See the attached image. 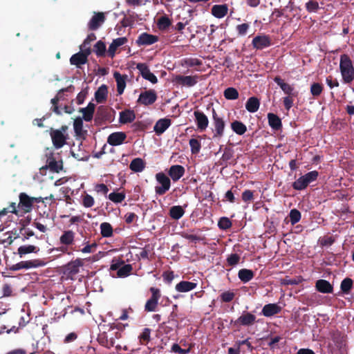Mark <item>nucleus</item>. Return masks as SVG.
Masks as SVG:
<instances>
[{
  "mask_svg": "<svg viewBox=\"0 0 354 354\" xmlns=\"http://www.w3.org/2000/svg\"><path fill=\"white\" fill-rule=\"evenodd\" d=\"M339 71L344 83L351 84L354 80V66L352 60L346 54L340 56Z\"/></svg>",
  "mask_w": 354,
  "mask_h": 354,
  "instance_id": "1",
  "label": "nucleus"
},
{
  "mask_svg": "<svg viewBox=\"0 0 354 354\" xmlns=\"http://www.w3.org/2000/svg\"><path fill=\"white\" fill-rule=\"evenodd\" d=\"M149 291L151 294V297L147 300L145 305V311L154 312L157 310L159 300L161 298V291L156 287H151Z\"/></svg>",
  "mask_w": 354,
  "mask_h": 354,
  "instance_id": "2",
  "label": "nucleus"
},
{
  "mask_svg": "<svg viewBox=\"0 0 354 354\" xmlns=\"http://www.w3.org/2000/svg\"><path fill=\"white\" fill-rule=\"evenodd\" d=\"M46 265V262L41 259H35L27 261H21L10 267V270L17 271L19 270H28L31 268H37L43 267Z\"/></svg>",
  "mask_w": 354,
  "mask_h": 354,
  "instance_id": "3",
  "label": "nucleus"
},
{
  "mask_svg": "<svg viewBox=\"0 0 354 354\" xmlns=\"http://www.w3.org/2000/svg\"><path fill=\"white\" fill-rule=\"evenodd\" d=\"M19 201L17 205V210H19V215L30 212L33 207L31 196H29L25 192H21L19 195Z\"/></svg>",
  "mask_w": 354,
  "mask_h": 354,
  "instance_id": "4",
  "label": "nucleus"
},
{
  "mask_svg": "<svg viewBox=\"0 0 354 354\" xmlns=\"http://www.w3.org/2000/svg\"><path fill=\"white\" fill-rule=\"evenodd\" d=\"M212 125L214 127L213 138H220L224 135L225 122L223 118L220 117L214 109L212 110Z\"/></svg>",
  "mask_w": 354,
  "mask_h": 354,
  "instance_id": "5",
  "label": "nucleus"
},
{
  "mask_svg": "<svg viewBox=\"0 0 354 354\" xmlns=\"http://www.w3.org/2000/svg\"><path fill=\"white\" fill-rule=\"evenodd\" d=\"M156 179L161 185L155 187L156 194L160 196L165 194L171 186L169 178L164 173L160 172L156 174Z\"/></svg>",
  "mask_w": 354,
  "mask_h": 354,
  "instance_id": "6",
  "label": "nucleus"
},
{
  "mask_svg": "<svg viewBox=\"0 0 354 354\" xmlns=\"http://www.w3.org/2000/svg\"><path fill=\"white\" fill-rule=\"evenodd\" d=\"M256 322V316L249 312H243L236 320L231 321L234 326H250Z\"/></svg>",
  "mask_w": 354,
  "mask_h": 354,
  "instance_id": "7",
  "label": "nucleus"
},
{
  "mask_svg": "<svg viewBox=\"0 0 354 354\" xmlns=\"http://www.w3.org/2000/svg\"><path fill=\"white\" fill-rule=\"evenodd\" d=\"M200 80V76L195 75H177L174 77L173 82L182 86L192 87L196 85Z\"/></svg>",
  "mask_w": 354,
  "mask_h": 354,
  "instance_id": "8",
  "label": "nucleus"
},
{
  "mask_svg": "<svg viewBox=\"0 0 354 354\" xmlns=\"http://www.w3.org/2000/svg\"><path fill=\"white\" fill-rule=\"evenodd\" d=\"M50 136L53 145L55 149H60L66 143L68 135L62 133V131L55 130L53 128L50 130Z\"/></svg>",
  "mask_w": 354,
  "mask_h": 354,
  "instance_id": "9",
  "label": "nucleus"
},
{
  "mask_svg": "<svg viewBox=\"0 0 354 354\" xmlns=\"http://www.w3.org/2000/svg\"><path fill=\"white\" fill-rule=\"evenodd\" d=\"M157 97L156 92L153 89H149L140 94L137 102L145 106H149L156 101Z\"/></svg>",
  "mask_w": 354,
  "mask_h": 354,
  "instance_id": "10",
  "label": "nucleus"
},
{
  "mask_svg": "<svg viewBox=\"0 0 354 354\" xmlns=\"http://www.w3.org/2000/svg\"><path fill=\"white\" fill-rule=\"evenodd\" d=\"M252 45L257 50H263L272 45L271 38L269 35L263 34L257 35L253 38Z\"/></svg>",
  "mask_w": 354,
  "mask_h": 354,
  "instance_id": "11",
  "label": "nucleus"
},
{
  "mask_svg": "<svg viewBox=\"0 0 354 354\" xmlns=\"http://www.w3.org/2000/svg\"><path fill=\"white\" fill-rule=\"evenodd\" d=\"M136 68L139 71L141 76L151 82L152 84H156L158 82L157 77L150 71L149 66L145 63H138L136 66Z\"/></svg>",
  "mask_w": 354,
  "mask_h": 354,
  "instance_id": "12",
  "label": "nucleus"
},
{
  "mask_svg": "<svg viewBox=\"0 0 354 354\" xmlns=\"http://www.w3.org/2000/svg\"><path fill=\"white\" fill-rule=\"evenodd\" d=\"M194 115L198 129L204 131L208 127L209 120L207 115L199 110L194 111Z\"/></svg>",
  "mask_w": 354,
  "mask_h": 354,
  "instance_id": "13",
  "label": "nucleus"
},
{
  "mask_svg": "<svg viewBox=\"0 0 354 354\" xmlns=\"http://www.w3.org/2000/svg\"><path fill=\"white\" fill-rule=\"evenodd\" d=\"M82 259H76L68 263L64 267V273L68 276L75 275L79 272L80 268L83 266Z\"/></svg>",
  "mask_w": 354,
  "mask_h": 354,
  "instance_id": "14",
  "label": "nucleus"
},
{
  "mask_svg": "<svg viewBox=\"0 0 354 354\" xmlns=\"http://www.w3.org/2000/svg\"><path fill=\"white\" fill-rule=\"evenodd\" d=\"M158 41V37L156 35H151L147 32H142L139 35L136 40L138 46H149L153 44Z\"/></svg>",
  "mask_w": 354,
  "mask_h": 354,
  "instance_id": "15",
  "label": "nucleus"
},
{
  "mask_svg": "<svg viewBox=\"0 0 354 354\" xmlns=\"http://www.w3.org/2000/svg\"><path fill=\"white\" fill-rule=\"evenodd\" d=\"M105 16L103 12L95 13L88 24V28L90 30H97L105 21Z\"/></svg>",
  "mask_w": 354,
  "mask_h": 354,
  "instance_id": "16",
  "label": "nucleus"
},
{
  "mask_svg": "<svg viewBox=\"0 0 354 354\" xmlns=\"http://www.w3.org/2000/svg\"><path fill=\"white\" fill-rule=\"evenodd\" d=\"M127 41H128V39L125 37H118V38L113 39V41L111 42V44L109 46V48L107 50L108 56L110 57L111 58H113L115 55V52H116L117 49L119 47L126 44L127 43Z\"/></svg>",
  "mask_w": 354,
  "mask_h": 354,
  "instance_id": "17",
  "label": "nucleus"
},
{
  "mask_svg": "<svg viewBox=\"0 0 354 354\" xmlns=\"http://www.w3.org/2000/svg\"><path fill=\"white\" fill-rule=\"evenodd\" d=\"M274 81L288 96H297V92L295 91V88L292 85L286 83L281 77L276 76Z\"/></svg>",
  "mask_w": 354,
  "mask_h": 354,
  "instance_id": "18",
  "label": "nucleus"
},
{
  "mask_svg": "<svg viewBox=\"0 0 354 354\" xmlns=\"http://www.w3.org/2000/svg\"><path fill=\"white\" fill-rule=\"evenodd\" d=\"M127 138V134L122 131H117L111 133L107 138V142L111 146L122 145Z\"/></svg>",
  "mask_w": 354,
  "mask_h": 354,
  "instance_id": "19",
  "label": "nucleus"
},
{
  "mask_svg": "<svg viewBox=\"0 0 354 354\" xmlns=\"http://www.w3.org/2000/svg\"><path fill=\"white\" fill-rule=\"evenodd\" d=\"M46 167L50 171L59 173L63 169V162L62 160H56L53 153H50L46 160Z\"/></svg>",
  "mask_w": 354,
  "mask_h": 354,
  "instance_id": "20",
  "label": "nucleus"
},
{
  "mask_svg": "<svg viewBox=\"0 0 354 354\" xmlns=\"http://www.w3.org/2000/svg\"><path fill=\"white\" fill-rule=\"evenodd\" d=\"M185 169L182 165H175L170 167L168 174L173 181H178L185 174Z\"/></svg>",
  "mask_w": 354,
  "mask_h": 354,
  "instance_id": "21",
  "label": "nucleus"
},
{
  "mask_svg": "<svg viewBox=\"0 0 354 354\" xmlns=\"http://www.w3.org/2000/svg\"><path fill=\"white\" fill-rule=\"evenodd\" d=\"M281 311V307L277 304H266L261 310V313L265 317H272L279 314Z\"/></svg>",
  "mask_w": 354,
  "mask_h": 354,
  "instance_id": "22",
  "label": "nucleus"
},
{
  "mask_svg": "<svg viewBox=\"0 0 354 354\" xmlns=\"http://www.w3.org/2000/svg\"><path fill=\"white\" fill-rule=\"evenodd\" d=\"M171 121L169 118L158 120L154 125L153 131L157 135L163 133L171 125Z\"/></svg>",
  "mask_w": 354,
  "mask_h": 354,
  "instance_id": "23",
  "label": "nucleus"
},
{
  "mask_svg": "<svg viewBox=\"0 0 354 354\" xmlns=\"http://www.w3.org/2000/svg\"><path fill=\"white\" fill-rule=\"evenodd\" d=\"M95 105L93 102H89L86 107L80 108L79 112L82 113V120L86 122L92 120L95 112Z\"/></svg>",
  "mask_w": 354,
  "mask_h": 354,
  "instance_id": "24",
  "label": "nucleus"
},
{
  "mask_svg": "<svg viewBox=\"0 0 354 354\" xmlns=\"http://www.w3.org/2000/svg\"><path fill=\"white\" fill-rule=\"evenodd\" d=\"M75 232L72 230H66L59 237L60 243L66 245H77L75 241Z\"/></svg>",
  "mask_w": 354,
  "mask_h": 354,
  "instance_id": "25",
  "label": "nucleus"
},
{
  "mask_svg": "<svg viewBox=\"0 0 354 354\" xmlns=\"http://www.w3.org/2000/svg\"><path fill=\"white\" fill-rule=\"evenodd\" d=\"M39 251L40 249L38 246L34 245H23L18 248L17 254L22 258L28 254H37Z\"/></svg>",
  "mask_w": 354,
  "mask_h": 354,
  "instance_id": "26",
  "label": "nucleus"
},
{
  "mask_svg": "<svg viewBox=\"0 0 354 354\" xmlns=\"http://www.w3.org/2000/svg\"><path fill=\"white\" fill-rule=\"evenodd\" d=\"M227 12L228 6L227 4L214 5L211 9L212 15L218 19L224 17L227 14Z\"/></svg>",
  "mask_w": 354,
  "mask_h": 354,
  "instance_id": "27",
  "label": "nucleus"
},
{
  "mask_svg": "<svg viewBox=\"0 0 354 354\" xmlns=\"http://www.w3.org/2000/svg\"><path fill=\"white\" fill-rule=\"evenodd\" d=\"M315 288L317 291L322 293H331L333 290V286L325 279H319L315 283Z\"/></svg>",
  "mask_w": 354,
  "mask_h": 354,
  "instance_id": "28",
  "label": "nucleus"
},
{
  "mask_svg": "<svg viewBox=\"0 0 354 354\" xmlns=\"http://www.w3.org/2000/svg\"><path fill=\"white\" fill-rule=\"evenodd\" d=\"M97 342L102 346L111 348L115 344V339L111 337L109 338L106 332L100 333L97 338Z\"/></svg>",
  "mask_w": 354,
  "mask_h": 354,
  "instance_id": "29",
  "label": "nucleus"
},
{
  "mask_svg": "<svg viewBox=\"0 0 354 354\" xmlns=\"http://www.w3.org/2000/svg\"><path fill=\"white\" fill-rule=\"evenodd\" d=\"M136 119V114L133 110L125 109L120 113L119 121L121 124H127L133 122Z\"/></svg>",
  "mask_w": 354,
  "mask_h": 354,
  "instance_id": "30",
  "label": "nucleus"
},
{
  "mask_svg": "<svg viewBox=\"0 0 354 354\" xmlns=\"http://www.w3.org/2000/svg\"><path fill=\"white\" fill-rule=\"evenodd\" d=\"M113 77L117 83V92L119 95H122L126 87V80L127 76L122 75L119 72L116 71L113 73Z\"/></svg>",
  "mask_w": 354,
  "mask_h": 354,
  "instance_id": "31",
  "label": "nucleus"
},
{
  "mask_svg": "<svg viewBox=\"0 0 354 354\" xmlns=\"http://www.w3.org/2000/svg\"><path fill=\"white\" fill-rule=\"evenodd\" d=\"M196 286V283L187 281H181L176 285L175 288L178 292H186L194 290Z\"/></svg>",
  "mask_w": 354,
  "mask_h": 354,
  "instance_id": "32",
  "label": "nucleus"
},
{
  "mask_svg": "<svg viewBox=\"0 0 354 354\" xmlns=\"http://www.w3.org/2000/svg\"><path fill=\"white\" fill-rule=\"evenodd\" d=\"M73 128L77 136L84 138L86 135L87 131L83 129V120L81 117H77L74 120Z\"/></svg>",
  "mask_w": 354,
  "mask_h": 354,
  "instance_id": "33",
  "label": "nucleus"
},
{
  "mask_svg": "<svg viewBox=\"0 0 354 354\" xmlns=\"http://www.w3.org/2000/svg\"><path fill=\"white\" fill-rule=\"evenodd\" d=\"M268 124L270 127L276 131L281 129L282 123L280 118L274 113H269L268 114Z\"/></svg>",
  "mask_w": 354,
  "mask_h": 354,
  "instance_id": "34",
  "label": "nucleus"
},
{
  "mask_svg": "<svg viewBox=\"0 0 354 354\" xmlns=\"http://www.w3.org/2000/svg\"><path fill=\"white\" fill-rule=\"evenodd\" d=\"M83 244H86L83 248H80V245H74L71 247V249L73 251H80L82 253H93L95 251L97 246L96 243L89 244L88 241H86V239L84 240Z\"/></svg>",
  "mask_w": 354,
  "mask_h": 354,
  "instance_id": "35",
  "label": "nucleus"
},
{
  "mask_svg": "<svg viewBox=\"0 0 354 354\" xmlns=\"http://www.w3.org/2000/svg\"><path fill=\"white\" fill-rule=\"evenodd\" d=\"M108 88L105 84L100 86L95 93V98L97 103H103L106 100Z\"/></svg>",
  "mask_w": 354,
  "mask_h": 354,
  "instance_id": "36",
  "label": "nucleus"
},
{
  "mask_svg": "<svg viewBox=\"0 0 354 354\" xmlns=\"http://www.w3.org/2000/svg\"><path fill=\"white\" fill-rule=\"evenodd\" d=\"M87 62L88 59L80 52L73 55L70 58L71 64L75 65L77 68H81V66L85 64Z\"/></svg>",
  "mask_w": 354,
  "mask_h": 354,
  "instance_id": "37",
  "label": "nucleus"
},
{
  "mask_svg": "<svg viewBox=\"0 0 354 354\" xmlns=\"http://www.w3.org/2000/svg\"><path fill=\"white\" fill-rule=\"evenodd\" d=\"M259 106V100L256 97H250L246 102L245 109L250 113H255L258 111Z\"/></svg>",
  "mask_w": 354,
  "mask_h": 354,
  "instance_id": "38",
  "label": "nucleus"
},
{
  "mask_svg": "<svg viewBox=\"0 0 354 354\" xmlns=\"http://www.w3.org/2000/svg\"><path fill=\"white\" fill-rule=\"evenodd\" d=\"M145 167V161L140 158H134L129 165V168L134 172H141Z\"/></svg>",
  "mask_w": 354,
  "mask_h": 354,
  "instance_id": "39",
  "label": "nucleus"
},
{
  "mask_svg": "<svg viewBox=\"0 0 354 354\" xmlns=\"http://www.w3.org/2000/svg\"><path fill=\"white\" fill-rule=\"evenodd\" d=\"M109 117L108 109L105 106H100L97 108V111L96 112L95 116V122L96 123H101L102 122L106 120Z\"/></svg>",
  "mask_w": 354,
  "mask_h": 354,
  "instance_id": "40",
  "label": "nucleus"
},
{
  "mask_svg": "<svg viewBox=\"0 0 354 354\" xmlns=\"http://www.w3.org/2000/svg\"><path fill=\"white\" fill-rule=\"evenodd\" d=\"M101 236L104 238H110L113 235L112 225L108 222H103L100 225Z\"/></svg>",
  "mask_w": 354,
  "mask_h": 354,
  "instance_id": "41",
  "label": "nucleus"
},
{
  "mask_svg": "<svg viewBox=\"0 0 354 354\" xmlns=\"http://www.w3.org/2000/svg\"><path fill=\"white\" fill-rule=\"evenodd\" d=\"M254 276V272L252 270L243 268L238 272L239 279L243 282L247 283L252 280Z\"/></svg>",
  "mask_w": 354,
  "mask_h": 354,
  "instance_id": "42",
  "label": "nucleus"
},
{
  "mask_svg": "<svg viewBox=\"0 0 354 354\" xmlns=\"http://www.w3.org/2000/svg\"><path fill=\"white\" fill-rule=\"evenodd\" d=\"M185 214V210L183 207L180 205H174L172 206L169 209V216L174 219L178 220L183 217Z\"/></svg>",
  "mask_w": 354,
  "mask_h": 354,
  "instance_id": "43",
  "label": "nucleus"
},
{
  "mask_svg": "<svg viewBox=\"0 0 354 354\" xmlns=\"http://www.w3.org/2000/svg\"><path fill=\"white\" fill-rule=\"evenodd\" d=\"M232 131L237 135H243L247 131V127L242 122L234 120L231 123Z\"/></svg>",
  "mask_w": 354,
  "mask_h": 354,
  "instance_id": "44",
  "label": "nucleus"
},
{
  "mask_svg": "<svg viewBox=\"0 0 354 354\" xmlns=\"http://www.w3.org/2000/svg\"><path fill=\"white\" fill-rule=\"evenodd\" d=\"M94 53L98 57H104L106 54V44L102 40H99L94 45L93 48Z\"/></svg>",
  "mask_w": 354,
  "mask_h": 354,
  "instance_id": "45",
  "label": "nucleus"
},
{
  "mask_svg": "<svg viewBox=\"0 0 354 354\" xmlns=\"http://www.w3.org/2000/svg\"><path fill=\"white\" fill-rule=\"evenodd\" d=\"M157 25L160 30H165L171 25V21L167 16L164 15L158 19Z\"/></svg>",
  "mask_w": 354,
  "mask_h": 354,
  "instance_id": "46",
  "label": "nucleus"
},
{
  "mask_svg": "<svg viewBox=\"0 0 354 354\" xmlns=\"http://www.w3.org/2000/svg\"><path fill=\"white\" fill-rule=\"evenodd\" d=\"M203 62L198 58L187 57L183 59V66L187 67L201 66Z\"/></svg>",
  "mask_w": 354,
  "mask_h": 354,
  "instance_id": "47",
  "label": "nucleus"
},
{
  "mask_svg": "<svg viewBox=\"0 0 354 354\" xmlns=\"http://www.w3.org/2000/svg\"><path fill=\"white\" fill-rule=\"evenodd\" d=\"M19 234H21V236H17V238L21 239L23 242L28 240L30 236L35 235V233L30 228H26L25 227L24 225L19 230ZM15 239H17V237H15Z\"/></svg>",
  "mask_w": 354,
  "mask_h": 354,
  "instance_id": "48",
  "label": "nucleus"
},
{
  "mask_svg": "<svg viewBox=\"0 0 354 354\" xmlns=\"http://www.w3.org/2000/svg\"><path fill=\"white\" fill-rule=\"evenodd\" d=\"M8 213L19 215V210H17L16 203H10L7 207H5L3 209H1L0 211V218L3 216H6Z\"/></svg>",
  "mask_w": 354,
  "mask_h": 354,
  "instance_id": "49",
  "label": "nucleus"
},
{
  "mask_svg": "<svg viewBox=\"0 0 354 354\" xmlns=\"http://www.w3.org/2000/svg\"><path fill=\"white\" fill-rule=\"evenodd\" d=\"M151 330L149 328H145L142 332L139 335V339L142 344L146 345L151 340Z\"/></svg>",
  "mask_w": 354,
  "mask_h": 354,
  "instance_id": "50",
  "label": "nucleus"
},
{
  "mask_svg": "<svg viewBox=\"0 0 354 354\" xmlns=\"http://www.w3.org/2000/svg\"><path fill=\"white\" fill-rule=\"evenodd\" d=\"M224 97L227 100H234L239 98L238 91L233 87H229L224 91Z\"/></svg>",
  "mask_w": 354,
  "mask_h": 354,
  "instance_id": "51",
  "label": "nucleus"
},
{
  "mask_svg": "<svg viewBox=\"0 0 354 354\" xmlns=\"http://www.w3.org/2000/svg\"><path fill=\"white\" fill-rule=\"evenodd\" d=\"M308 185H307L304 178L301 176L296 180L292 185L294 189L301 191L306 189Z\"/></svg>",
  "mask_w": 354,
  "mask_h": 354,
  "instance_id": "52",
  "label": "nucleus"
},
{
  "mask_svg": "<svg viewBox=\"0 0 354 354\" xmlns=\"http://www.w3.org/2000/svg\"><path fill=\"white\" fill-rule=\"evenodd\" d=\"M132 266L131 264H123L117 272L119 277H126L129 276L132 271Z\"/></svg>",
  "mask_w": 354,
  "mask_h": 354,
  "instance_id": "53",
  "label": "nucleus"
},
{
  "mask_svg": "<svg viewBox=\"0 0 354 354\" xmlns=\"http://www.w3.org/2000/svg\"><path fill=\"white\" fill-rule=\"evenodd\" d=\"M126 195L124 192H112L109 194V199L115 203H120L124 200Z\"/></svg>",
  "mask_w": 354,
  "mask_h": 354,
  "instance_id": "54",
  "label": "nucleus"
},
{
  "mask_svg": "<svg viewBox=\"0 0 354 354\" xmlns=\"http://www.w3.org/2000/svg\"><path fill=\"white\" fill-rule=\"evenodd\" d=\"M189 144L191 147L192 154H197L199 153L201 148V143L199 140L192 138L189 140Z\"/></svg>",
  "mask_w": 354,
  "mask_h": 354,
  "instance_id": "55",
  "label": "nucleus"
},
{
  "mask_svg": "<svg viewBox=\"0 0 354 354\" xmlns=\"http://www.w3.org/2000/svg\"><path fill=\"white\" fill-rule=\"evenodd\" d=\"M301 212L297 209H292L289 214L290 221L292 225L297 223L301 219Z\"/></svg>",
  "mask_w": 354,
  "mask_h": 354,
  "instance_id": "56",
  "label": "nucleus"
},
{
  "mask_svg": "<svg viewBox=\"0 0 354 354\" xmlns=\"http://www.w3.org/2000/svg\"><path fill=\"white\" fill-rule=\"evenodd\" d=\"M353 287V280L351 278H345L341 283V290L344 293H348Z\"/></svg>",
  "mask_w": 354,
  "mask_h": 354,
  "instance_id": "57",
  "label": "nucleus"
},
{
  "mask_svg": "<svg viewBox=\"0 0 354 354\" xmlns=\"http://www.w3.org/2000/svg\"><path fill=\"white\" fill-rule=\"evenodd\" d=\"M240 256L238 254L233 253L228 255L227 257V266L233 267L237 265L240 261Z\"/></svg>",
  "mask_w": 354,
  "mask_h": 354,
  "instance_id": "58",
  "label": "nucleus"
},
{
  "mask_svg": "<svg viewBox=\"0 0 354 354\" xmlns=\"http://www.w3.org/2000/svg\"><path fill=\"white\" fill-rule=\"evenodd\" d=\"M302 176L304 178L307 185H308L309 184L315 181L317 179L319 176V172L315 170L311 171Z\"/></svg>",
  "mask_w": 354,
  "mask_h": 354,
  "instance_id": "59",
  "label": "nucleus"
},
{
  "mask_svg": "<svg viewBox=\"0 0 354 354\" xmlns=\"http://www.w3.org/2000/svg\"><path fill=\"white\" fill-rule=\"evenodd\" d=\"M324 87L320 83H313L310 86V93L314 97H318L321 95Z\"/></svg>",
  "mask_w": 354,
  "mask_h": 354,
  "instance_id": "60",
  "label": "nucleus"
},
{
  "mask_svg": "<svg viewBox=\"0 0 354 354\" xmlns=\"http://www.w3.org/2000/svg\"><path fill=\"white\" fill-rule=\"evenodd\" d=\"M232 225V221L227 217H221L218 222V227L223 230L230 228Z\"/></svg>",
  "mask_w": 354,
  "mask_h": 354,
  "instance_id": "61",
  "label": "nucleus"
},
{
  "mask_svg": "<svg viewBox=\"0 0 354 354\" xmlns=\"http://www.w3.org/2000/svg\"><path fill=\"white\" fill-rule=\"evenodd\" d=\"M305 7L308 12H316L319 9L318 2L313 0L306 2Z\"/></svg>",
  "mask_w": 354,
  "mask_h": 354,
  "instance_id": "62",
  "label": "nucleus"
},
{
  "mask_svg": "<svg viewBox=\"0 0 354 354\" xmlns=\"http://www.w3.org/2000/svg\"><path fill=\"white\" fill-rule=\"evenodd\" d=\"M220 297L223 302L227 303L232 301L234 299L235 294L232 291L228 290L223 292Z\"/></svg>",
  "mask_w": 354,
  "mask_h": 354,
  "instance_id": "63",
  "label": "nucleus"
},
{
  "mask_svg": "<svg viewBox=\"0 0 354 354\" xmlns=\"http://www.w3.org/2000/svg\"><path fill=\"white\" fill-rule=\"evenodd\" d=\"M249 28H250V24L248 23L239 24L236 26V30L239 36L245 35L247 34Z\"/></svg>",
  "mask_w": 354,
  "mask_h": 354,
  "instance_id": "64",
  "label": "nucleus"
}]
</instances>
